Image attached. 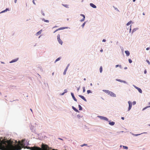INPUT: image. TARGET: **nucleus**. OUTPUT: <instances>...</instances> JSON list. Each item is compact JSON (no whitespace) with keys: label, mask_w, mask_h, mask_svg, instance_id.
Masks as SVG:
<instances>
[{"label":"nucleus","mask_w":150,"mask_h":150,"mask_svg":"<svg viewBox=\"0 0 150 150\" xmlns=\"http://www.w3.org/2000/svg\"><path fill=\"white\" fill-rule=\"evenodd\" d=\"M57 39L59 43L62 45L63 43V42L62 40L60 39V35L59 34H58V35L57 36Z\"/></svg>","instance_id":"f257e3e1"},{"label":"nucleus","mask_w":150,"mask_h":150,"mask_svg":"<svg viewBox=\"0 0 150 150\" xmlns=\"http://www.w3.org/2000/svg\"><path fill=\"white\" fill-rule=\"evenodd\" d=\"M128 103H129V107L128 108V111H129L132 108V102L130 101H128Z\"/></svg>","instance_id":"f03ea898"},{"label":"nucleus","mask_w":150,"mask_h":150,"mask_svg":"<svg viewBox=\"0 0 150 150\" xmlns=\"http://www.w3.org/2000/svg\"><path fill=\"white\" fill-rule=\"evenodd\" d=\"M109 95H110L111 96L113 97H115L116 96V95L115 93L110 91Z\"/></svg>","instance_id":"7ed1b4c3"},{"label":"nucleus","mask_w":150,"mask_h":150,"mask_svg":"<svg viewBox=\"0 0 150 150\" xmlns=\"http://www.w3.org/2000/svg\"><path fill=\"white\" fill-rule=\"evenodd\" d=\"M79 96L82 99H83L84 101L86 102L87 101L86 100L83 96L81 95H79Z\"/></svg>","instance_id":"20e7f679"},{"label":"nucleus","mask_w":150,"mask_h":150,"mask_svg":"<svg viewBox=\"0 0 150 150\" xmlns=\"http://www.w3.org/2000/svg\"><path fill=\"white\" fill-rule=\"evenodd\" d=\"M71 95L73 98V99H74V100L76 101H77V100L76 99V98L74 96V95L73 94V93H71Z\"/></svg>","instance_id":"39448f33"},{"label":"nucleus","mask_w":150,"mask_h":150,"mask_svg":"<svg viewBox=\"0 0 150 150\" xmlns=\"http://www.w3.org/2000/svg\"><path fill=\"white\" fill-rule=\"evenodd\" d=\"M81 16H82L83 17V18L80 20V21L82 22L84 20L85 18V16L82 14H81Z\"/></svg>","instance_id":"423d86ee"},{"label":"nucleus","mask_w":150,"mask_h":150,"mask_svg":"<svg viewBox=\"0 0 150 150\" xmlns=\"http://www.w3.org/2000/svg\"><path fill=\"white\" fill-rule=\"evenodd\" d=\"M90 5L92 7L94 8H96V6L94 4H93V3H90Z\"/></svg>","instance_id":"0eeeda50"},{"label":"nucleus","mask_w":150,"mask_h":150,"mask_svg":"<svg viewBox=\"0 0 150 150\" xmlns=\"http://www.w3.org/2000/svg\"><path fill=\"white\" fill-rule=\"evenodd\" d=\"M125 52L127 56H129L130 54V53L128 51L126 50L125 51Z\"/></svg>","instance_id":"6e6552de"},{"label":"nucleus","mask_w":150,"mask_h":150,"mask_svg":"<svg viewBox=\"0 0 150 150\" xmlns=\"http://www.w3.org/2000/svg\"><path fill=\"white\" fill-rule=\"evenodd\" d=\"M103 92H105V93H108V94H109V93L110 92V91H109V90H103Z\"/></svg>","instance_id":"1a4fd4ad"},{"label":"nucleus","mask_w":150,"mask_h":150,"mask_svg":"<svg viewBox=\"0 0 150 150\" xmlns=\"http://www.w3.org/2000/svg\"><path fill=\"white\" fill-rule=\"evenodd\" d=\"M72 109L76 112H79V111L77 109H76L73 106H72Z\"/></svg>","instance_id":"9d476101"},{"label":"nucleus","mask_w":150,"mask_h":150,"mask_svg":"<svg viewBox=\"0 0 150 150\" xmlns=\"http://www.w3.org/2000/svg\"><path fill=\"white\" fill-rule=\"evenodd\" d=\"M68 66H67V67L65 69L64 71V72L63 73V74L64 75H65L66 74V72H67V69H68Z\"/></svg>","instance_id":"9b49d317"},{"label":"nucleus","mask_w":150,"mask_h":150,"mask_svg":"<svg viewBox=\"0 0 150 150\" xmlns=\"http://www.w3.org/2000/svg\"><path fill=\"white\" fill-rule=\"evenodd\" d=\"M68 28V27H62V28H59L57 29L58 30H63V29H66V28Z\"/></svg>","instance_id":"f8f14e48"},{"label":"nucleus","mask_w":150,"mask_h":150,"mask_svg":"<svg viewBox=\"0 0 150 150\" xmlns=\"http://www.w3.org/2000/svg\"><path fill=\"white\" fill-rule=\"evenodd\" d=\"M42 30H41L40 31H38L36 34V35L37 36V35H40L41 33L42 32Z\"/></svg>","instance_id":"ddd939ff"},{"label":"nucleus","mask_w":150,"mask_h":150,"mask_svg":"<svg viewBox=\"0 0 150 150\" xmlns=\"http://www.w3.org/2000/svg\"><path fill=\"white\" fill-rule=\"evenodd\" d=\"M18 60V59H13V60H12L11 62H10V63H13V62H16Z\"/></svg>","instance_id":"4468645a"},{"label":"nucleus","mask_w":150,"mask_h":150,"mask_svg":"<svg viewBox=\"0 0 150 150\" xmlns=\"http://www.w3.org/2000/svg\"><path fill=\"white\" fill-rule=\"evenodd\" d=\"M137 90L138 91L139 93H142V91L141 89L138 87L137 88Z\"/></svg>","instance_id":"2eb2a0df"},{"label":"nucleus","mask_w":150,"mask_h":150,"mask_svg":"<svg viewBox=\"0 0 150 150\" xmlns=\"http://www.w3.org/2000/svg\"><path fill=\"white\" fill-rule=\"evenodd\" d=\"M109 124L111 125H113L115 124V122H110Z\"/></svg>","instance_id":"dca6fc26"},{"label":"nucleus","mask_w":150,"mask_h":150,"mask_svg":"<svg viewBox=\"0 0 150 150\" xmlns=\"http://www.w3.org/2000/svg\"><path fill=\"white\" fill-rule=\"evenodd\" d=\"M8 10H9V9L8 8H6V10H4V11H2L0 13H2L5 12L6 11H8Z\"/></svg>","instance_id":"f3484780"},{"label":"nucleus","mask_w":150,"mask_h":150,"mask_svg":"<svg viewBox=\"0 0 150 150\" xmlns=\"http://www.w3.org/2000/svg\"><path fill=\"white\" fill-rule=\"evenodd\" d=\"M103 68L102 66L100 67V73H101L102 71Z\"/></svg>","instance_id":"a211bd4d"},{"label":"nucleus","mask_w":150,"mask_h":150,"mask_svg":"<svg viewBox=\"0 0 150 150\" xmlns=\"http://www.w3.org/2000/svg\"><path fill=\"white\" fill-rule=\"evenodd\" d=\"M79 110H82V108L80 105H79Z\"/></svg>","instance_id":"6ab92c4d"},{"label":"nucleus","mask_w":150,"mask_h":150,"mask_svg":"<svg viewBox=\"0 0 150 150\" xmlns=\"http://www.w3.org/2000/svg\"><path fill=\"white\" fill-rule=\"evenodd\" d=\"M115 67L117 68V67H119L120 68H121V66L120 65L117 64L115 65Z\"/></svg>","instance_id":"aec40b11"},{"label":"nucleus","mask_w":150,"mask_h":150,"mask_svg":"<svg viewBox=\"0 0 150 150\" xmlns=\"http://www.w3.org/2000/svg\"><path fill=\"white\" fill-rule=\"evenodd\" d=\"M102 118H103V119L105 120L106 121H108V119L106 117H102Z\"/></svg>","instance_id":"412c9836"},{"label":"nucleus","mask_w":150,"mask_h":150,"mask_svg":"<svg viewBox=\"0 0 150 150\" xmlns=\"http://www.w3.org/2000/svg\"><path fill=\"white\" fill-rule=\"evenodd\" d=\"M60 57L58 58H57L55 61V63L56 62H57L58 61L60 60Z\"/></svg>","instance_id":"4be33fe9"},{"label":"nucleus","mask_w":150,"mask_h":150,"mask_svg":"<svg viewBox=\"0 0 150 150\" xmlns=\"http://www.w3.org/2000/svg\"><path fill=\"white\" fill-rule=\"evenodd\" d=\"M63 5L64 6V7H66V8H68L69 7V5L67 4H63Z\"/></svg>","instance_id":"5701e85b"},{"label":"nucleus","mask_w":150,"mask_h":150,"mask_svg":"<svg viewBox=\"0 0 150 150\" xmlns=\"http://www.w3.org/2000/svg\"><path fill=\"white\" fill-rule=\"evenodd\" d=\"M132 22L131 21H130L129 22H128L127 24V25H130V24Z\"/></svg>","instance_id":"b1692460"},{"label":"nucleus","mask_w":150,"mask_h":150,"mask_svg":"<svg viewBox=\"0 0 150 150\" xmlns=\"http://www.w3.org/2000/svg\"><path fill=\"white\" fill-rule=\"evenodd\" d=\"M123 147L124 149H128V147L127 146H123Z\"/></svg>","instance_id":"393cba45"},{"label":"nucleus","mask_w":150,"mask_h":150,"mask_svg":"<svg viewBox=\"0 0 150 150\" xmlns=\"http://www.w3.org/2000/svg\"><path fill=\"white\" fill-rule=\"evenodd\" d=\"M43 20H44V21L48 23L49 22V21L48 20H45L44 19Z\"/></svg>","instance_id":"a878e982"},{"label":"nucleus","mask_w":150,"mask_h":150,"mask_svg":"<svg viewBox=\"0 0 150 150\" xmlns=\"http://www.w3.org/2000/svg\"><path fill=\"white\" fill-rule=\"evenodd\" d=\"M87 92L88 94H89L90 93H91V91L90 90H88L87 91Z\"/></svg>","instance_id":"bb28decb"},{"label":"nucleus","mask_w":150,"mask_h":150,"mask_svg":"<svg viewBox=\"0 0 150 150\" xmlns=\"http://www.w3.org/2000/svg\"><path fill=\"white\" fill-rule=\"evenodd\" d=\"M150 107V106H148L144 108L143 109V110H145V109L147 108Z\"/></svg>","instance_id":"cd10ccee"},{"label":"nucleus","mask_w":150,"mask_h":150,"mask_svg":"<svg viewBox=\"0 0 150 150\" xmlns=\"http://www.w3.org/2000/svg\"><path fill=\"white\" fill-rule=\"evenodd\" d=\"M129 62L130 63H131L132 62V60L130 59H129Z\"/></svg>","instance_id":"c85d7f7f"},{"label":"nucleus","mask_w":150,"mask_h":150,"mask_svg":"<svg viewBox=\"0 0 150 150\" xmlns=\"http://www.w3.org/2000/svg\"><path fill=\"white\" fill-rule=\"evenodd\" d=\"M83 92H85V88L84 87H83Z\"/></svg>","instance_id":"c756f323"},{"label":"nucleus","mask_w":150,"mask_h":150,"mask_svg":"<svg viewBox=\"0 0 150 150\" xmlns=\"http://www.w3.org/2000/svg\"><path fill=\"white\" fill-rule=\"evenodd\" d=\"M85 22H84L83 24L82 25V26L83 28L84 27V26L85 25Z\"/></svg>","instance_id":"7c9ffc66"},{"label":"nucleus","mask_w":150,"mask_h":150,"mask_svg":"<svg viewBox=\"0 0 150 150\" xmlns=\"http://www.w3.org/2000/svg\"><path fill=\"white\" fill-rule=\"evenodd\" d=\"M146 61L149 65L150 64V62L148 60H146Z\"/></svg>","instance_id":"2f4dec72"},{"label":"nucleus","mask_w":150,"mask_h":150,"mask_svg":"<svg viewBox=\"0 0 150 150\" xmlns=\"http://www.w3.org/2000/svg\"><path fill=\"white\" fill-rule=\"evenodd\" d=\"M134 105L136 104V102L135 101H133L132 103Z\"/></svg>","instance_id":"473e14b6"},{"label":"nucleus","mask_w":150,"mask_h":150,"mask_svg":"<svg viewBox=\"0 0 150 150\" xmlns=\"http://www.w3.org/2000/svg\"><path fill=\"white\" fill-rule=\"evenodd\" d=\"M146 72H147L146 70V69L144 71V73L145 74H146Z\"/></svg>","instance_id":"72a5a7b5"},{"label":"nucleus","mask_w":150,"mask_h":150,"mask_svg":"<svg viewBox=\"0 0 150 150\" xmlns=\"http://www.w3.org/2000/svg\"><path fill=\"white\" fill-rule=\"evenodd\" d=\"M117 80L120 82H122L121 80L120 79H117Z\"/></svg>","instance_id":"f704fd0d"},{"label":"nucleus","mask_w":150,"mask_h":150,"mask_svg":"<svg viewBox=\"0 0 150 150\" xmlns=\"http://www.w3.org/2000/svg\"><path fill=\"white\" fill-rule=\"evenodd\" d=\"M33 4H35H35H36L35 3V1H34V0H33Z\"/></svg>","instance_id":"c9c22d12"},{"label":"nucleus","mask_w":150,"mask_h":150,"mask_svg":"<svg viewBox=\"0 0 150 150\" xmlns=\"http://www.w3.org/2000/svg\"><path fill=\"white\" fill-rule=\"evenodd\" d=\"M103 41V42H105V41H106V40H105V39H103V41Z\"/></svg>","instance_id":"e433bc0d"},{"label":"nucleus","mask_w":150,"mask_h":150,"mask_svg":"<svg viewBox=\"0 0 150 150\" xmlns=\"http://www.w3.org/2000/svg\"><path fill=\"white\" fill-rule=\"evenodd\" d=\"M134 87L137 89V88H138V87H137L135 86H134Z\"/></svg>","instance_id":"4c0bfd02"},{"label":"nucleus","mask_w":150,"mask_h":150,"mask_svg":"<svg viewBox=\"0 0 150 150\" xmlns=\"http://www.w3.org/2000/svg\"><path fill=\"white\" fill-rule=\"evenodd\" d=\"M150 48L149 47H147L146 48V50H148Z\"/></svg>","instance_id":"58836bf2"},{"label":"nucleus","mask_w":150,"mask_h":150,"mask_svg":"<svg viewBox=\"0 0 150 150\" xmlns=\"http://www.w3.org/2000/svg\"><path fill=\"white\" fill-rule=\"evenodd\" d=\"M64 91V93H66L67 91V90H66V89Z\"/></svg>","instance_id":"ea45409f"},{"label":"nucleus","mask_w":150,"mask_h":150,"mask_svg":"<svg viewBox=\"0 0 150 150\" xmlns=\"http://www.w3.org/2000/svg\"><path fill=\"white\" fill-rule=\"evenodd\" d=\"M57 31H58L57 29L55 31H54V33H55Z\"/></svg>","instance_id":"a19ab883"},{"label":"nucleus","mask_w":150,"mask_h":150,"mask_svg":"<svg viewBox=\"0 0 150 150\" xmlns=\"http://www.w3.org/2000/svg\"><path fill=\"white\" fill-rule=\"evenodd\" d=\"M121 119L122 120H124V117H121Z\"/></svg>","instance_id":"79ce46f5"},{"label":"nucleus","mask_w":150,"mask_h":150,"mask_svg":"<svg viewBox=\"0 0 150 150\" xmlns=\"http://www.w3.org/2000/svg\"><path fill=\"white\" fill-rule=\"evenodd\" d=\"M17 0H15L14 2L15 3H16L17 2Z\"/></svg>","instance_id":"37998d69"},{"label":"nucleus","mask_w":150,"mask_h":150,"mask_svg":"<svg viewBox=\"0 0 150 150\" xmlns=\"http://www.w3.org/2000/svg\"><path fill=\"white\" fill-rule=\"evenodd\" d=\"M134 31H135V29H133V30H132V32H134Z\"/></svg>","instance_id":"c03bdc74"},{"label":"nucleus","mask_w":150,"mask_h":150,"mask_svg":"<svg viewBox=\"0 0 150 150\" xmlns=\"http://www.w3.org/2000/svg\"><path fill=\"white\" fill-rule=\"evenodd\" d=\"M100 51L101 52H102L103 51V50L102 49L101 50H100Z\"/></svg>","instance_id":"a18cd8bd"},{"label":"nucleus","mask_w":150,"mask_h":150,"mask_svg":"<svg viewBox=\"0 0 150 150\" xmlns=\"http://www.w3.org/2000/svg\"><path fill=\"white\" fill-rule=\"evenodd\" d=\"M127 69V67H125V68H124L125 69Z\"/></svg>","instance_id":"49530a36"},{"label":"nucleus","mask_w":150,"mask_h":150,"mask_svg":"<svg viewBox=\"0 0 150 150\" xmlns=\"http://www.w3.org/2000/svg\"><path fill=\"white\" fill-rule=\"evenodd\" d=\"M64 93V92L63 93H62V95H63Z\"/></svg>","instance_id":"de8ad7c7"},{"label":"nucleus","mask_w":150,"mask_h":150,"mask_svg":"<svg viewBox=\"0 0 150 150\" xmlns=\"http://www.w3.org/2000/svg\"><path fill=\"white\" fill-rule=\"evenodd\" d=\"M87 145L86 144H84V145H83L81 146H83L84 145Z\"/></svg>","instance_id":"09e8293b"},{"label":"nucleus","mask_w":150,"mask_h":150,"mask_svg":"<svg viewBox=\"0 0 150 150\" xmlns=\"http://www.w3.org/2000/svg\"><path fill=\"white\" fill-rule=\"evenodd\" d=\"M143 15H145V13H143Z\"/></svg>","instance_id":"8fccbe9b"},{"label":"nucleus","mask_w":150,"mask_h":150,"mask_svg":"<svg viewBox=\"0 0 150 150\" xmlns=\"http://www.w3.org/2000/svg\"><path fill=\"white\" fill-rule=\"evenodd\" d=\"M30 110L32 112V110L31 109H30Z\"/></svg>","instance_id":"3c124183"},{"label":"nucleus","mask_w":150,"mask_h":150,"mask_svg":"<svg viewBox=\"0 0 150 150\" xmlns=\"http://www.w3.org/2000/svg\"><path fill=\"white\" fill-rule=\"evenodd\" d=\"M84 81H85V80H86V79L85 78H84Z\"/></svg>","instance_id":"603ef678"},{"label":"nucleus","mask_w":150,"mask_h":150,"mask_svg":"<svg viewBox=\"0 0 150 150\" xmlns=\"http://www.w3.org/2000/svg\"><path fill=\"white\" fill-rule=\"evenodd\" d=\"M136 0H133V1L134 2Z\"/></svg>","instance_id":"864d4df0"},{"label":"nucleus","mask_w":150,"mask_h":150,"mask_svg":"<svg viewBox=\"0 0 150 150\" xmlns=\"http://www.w3.org/2000/svg\"><path fill=\"white\" fill-rule=\"evenodd\" d=\"M54 73L53 72L52 73V75H54Z\"/></svg>","instance_id":"5fc2aeb1"},{"label":"nucleus","mask_w":150,"mask_h":150,"mask_svg":"<svg viewBox=\"0 0 150 150\" xmlns=\"http://www.w3.org/2000/svg\"><path fill=\"white\" fill-rule=\"evenodd\" d=\"M90 85H91V86H92V84L91 83V84H90Z\"/></svg>","instance_id":"6e6d98bb"},{"label":"nucleus","mask_w":150,"mask_h":150,"mask_svg":"<svg viewBox=\"0 0 150 150\" xmlns=\"http://www.w3.org/2000/svg\"><path fill=\"white\" fill-rule=\"evenodd\" d=\"M138 135V134H136V135H136V136H137V135Z\"/></svg>","instance_id":"4d7b16f0"},{"label":"nucleus","mask_w":150,"mask_h":150,"mask_svg":"<svg viewBox=\"0 0 150 150\" xmlns=\"http://www.w3.org/2000/svg\"><path fill=\"white\" fill-rule=\"evenodd\" d=\"M122 146L120 145V147H121Z\"/></svg>","instance_id":"13d9d810"},{"label":"nucleus","mask_w":150,"mask_h":150,"mask_svg":"<svg viewBox=\"0 0 150 150\" xmlns=\"http://www.w3.org/2000/svg\"><path fill=\"white\" fill-rule=\"evenodd\" d=\"M149 104H150V103H149Z\"/></svg>","instance_id":"bf43d9fd"},{"label":"nucleus","mask_w":150,"mask_h":150,"mask_svg":"<svg viewBox=\"0 0 150 150\" xmlns=\"http://www.w3.org/2000/svg\"><path fill=\"white\" fill-rule=\"evenodd\" d=\"M0 94H1V93H0Z\"/></svg>","instance_id":"052dcab7"}]
</instances>
